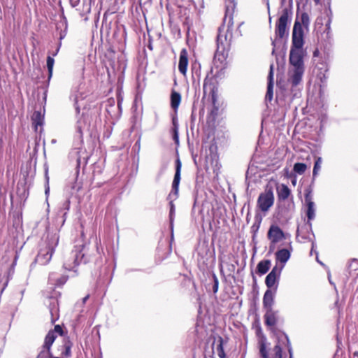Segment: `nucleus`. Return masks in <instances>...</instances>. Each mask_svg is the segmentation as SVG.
Wrapping results in <instances>:
<instances>
[{
	"label": "nucleus",
	"instance_id": "20e7f679",
	"mask_svg": "<svg viewBox=\"0 0 358 358\" xmlns=\"http://www.w3.org/2000/svg\"><path fill=\"white\" fill-rule=\"evenodd\" d=\"M182 164L179 158H177L176 160V173L174 176V178L172 182V189L170 194H169L167 199L169 200V221H170V228L171 232L173 233V222L175 217V211L176 208L173 203V201L176 200L178 196V191H179V184L180 181V172H181Z\"/></svg>",
	"mask_w": 358,
	"mask_h": 358
},
{
	"label": "nucleus",
	"instance_id": "b1692460",
	"mask_svg": "<svg viewBox=\"0 0 358 358\" xmlns=\"http://www.w3.org/2000/svg\"><path fill=\"white\" fill-rule=\"evenodd\" d=\"M307 166L304 163H296L294 165V171L296 173L301 175L305 173Z\"/></svg>",
	"mask_w": 358,
	"mask_h": 358
},
{
	"label": "nucleus",
	"instance_id": "bb28decb",
	"mask_svg": "<svg viewBox=\"0 0 358 358\" xmlns=\"http://www.w3.org/2000/svg\"><path fill=\"white\" fill-rule=\"evenodd\" d=\"M274 355L272 358H282V348L279 345H276L273 349Z\"/></svg>",
	"mask_w": 358,
	"mask_h": 358
},
{
	"label": "nucleus",
	"instance_id": "79ce46f5",
	"mask_svg": "<svg viewBox=\"0 0 358 358\" xmlns=\"http://www.w3.org/2000/svg\"><path fill=\"white\" fill-rule=\"evenodd\" d=\"M88 298H89V295H87L86 296H85L83 299V303H85L86 302V301L88 299Z\"/></svg>",
	"mask_w": 358,
	"mask_h": 358
},
{
	"label": "nucleus",
	"instance_id": "f8f14e48",
	"mask_svg": "<svg viewBox=\"0 0 358 358\" xmlns=\"http://www.w3.org/2000/svg\"><path fill=\"white\" fill-rule=\"evenodd\" d=\"M292 251V247L291 243H289V248H283V249L278 250L275 252L276 261L282 264V266H284L285 263L289 259Z\"/></svg>",
	"mask_w": 358,
	"mask_h": 358
},
{
	"label": "nucleus",
	"instance_id": "e433bc0d",
	"mask_svg": "<svg viewBox=\"0 0 358 358\" xmlns=\"http://www.w3.org/2000/svg\"><path fill=\"white\" fill-rule=\"evenodd\" d=\"M69 206H70V201L66 200L64 203V208H66V210H69Z\"/></svg>",
	"mask_w": 358,
	"mask_h": 358
},
{
	"label": "nucleus",
	"instance_id": "f704fd0d",
	"mask_svg": "<svg viewBox=\"0 0 358 358\" xmlns=\"http://www.w3.org/2000/svg\"><path fill=\"white\" fill-rule=\"evenodd\" d=\"M82 125H81V121L80 120H78L77 122V126H76V128H77V130L80 133V134H82Z\"/></svg>",
	"mask_w": 358,
	"mask_h": 358
},
{
	"label": "nucleus",
	"instance_id": "c03bdc74",
	"mask_svg": "<svg viewBox=\"0 0 358 358\" xmlns=\"http://www.w3.org/2000/svg\"><path fill=\"white\" fill-rule=\"evenodd\" d=\"M64 37H65V34H62V33H61V34H60V36H59V39H60V40H62V39H63Z\"/></svg>",
	"mask_w": 358,
	"mask_h": 358
},
{
	"label": "nucleus",
	"instance_id": "ddd939ff",
	"mask_svg": "<svg viewBox=\"0 0 358 358\" xmlns=\"http://www.w3.org/2000/svg\"><path fill=\"white\" fill-rule=\"evenodd\" d=\"M49 310L51 315V322L54 324L59 317V304L57 299L50 298L49 299Z\"/></svg>",
	"mask_w": 358,
	"mask_h": 358
},
{
	"label": "nucleus",
	"instance_id": "09e8293b",
	"mask_svg": "<svg viewBox=\"0 0 358 358\" xmlns=\"http://www.w3.org/2000/svg\"><path fill=\"white\" fill-rule=\"evenodd\" d=\"M267 8H268V10L269 11L270 6H269V2H268V0H267Z\"/></svg>",
	"mask_w": 358,
	"mask_h": 358
},
{
	"label": "nucleus",
	"instance_id": "a878e982",
	"mask_svg": "<svg viewBox=\"0 0 358 358\" xmlns=\"http://www.w3.org/2000/svg\"><path fill=\"white\" fill-rule=\"evenodd\" d=\"M54 63H55V60H54L53 57L48 56L47 57V68L48 70L49 78H50L52 75Z\"/></svg>",
	"mask_w": 358,
	"mask_h": 358
},
{
	"label": "nucleus",
	"instance_id": "49530a36",
	"mask_svg": "<svg viewBox=\"0 0 358 358\" xmlns=\"http://www.w3.org/2000/svg\"><path fill=\"white\" fill-rule=\"evenodd\" d=\"M6 285H7V282H6V283H5L4 287H3L2 288V289L1 290V292H0L1 294H2V292H3V290H4L5 287H6Z\"/></svg>",
	"mask_w": 358,
	"mask_h": 358
},
{
	"label": "nucleus",
	"instance_id": "5701e85b",
	"mask_svg": "<svg viewBox=\"0 0 358 358\" xmlns=\"http://www.w3.org/2000/svg\"><path fill=\"white\" fill-rule=\"evenodd\" d=\"M322 162V158L320 157H317V159H315V164H314V167H313V178H315L317 176V175L318 174V172L320 171V170L321 169Z\"/></svg>",
	"mask_w": 358,
	"mask_h": 358
},
{
	"label": "nucleus",
	"instance_id": "6e6552de",
	"mask_svg": "<svg viewBox=\"0 0 358 358\" xmlns=\"http://www.w3.org/2000/svg\"><path fill=\"white\" fill-rule=\"evenodd\" d=\"M282 268L283 266L279 267L276 265L267 275L265 279V283L268 289H271V288L275 286L274 289L276 291Z\"/></svg>",
	"mask_w": 358,
	"mask_h": 358
},
{
	"label": "nucleus",
	"instance_id": "0eeeda50",
	"mask_svg": "<svg viewBox=\"0 0 358 358\" xmlns=\"http://www.w3.org/2000/svg\"><path fill=\"white\" fill-rule=\"evenodd\" d=\"M274 194L271 188L261 193L257 199V206L263 212H266L273 205Z\"/></svg>",
	"mask_w": 358,
	"mask_h": 358
},
{
	"label": "nucleus",
	"instance_id": "9b49d317",
	"mask_svg": "<svg viewBox=\"0 0 358 358\" xmlns=\"http://www.w3.org/2000/svg\"><path fill=\"white\" fill-rule=\"evenodd\" d=\"M267 237L272 243H278L285 238L282 230L277 225H271L268 231Z\"/></svg>",
	"mask_w": 358,
	"mask_h": 358
},
{
	"label": "nucleus",
	"instance_id": "7c9ffc66",
	"mask_svg": "<svg viewBox=\"0 0 358 358\" xmlns=\"http://www.w3.org/2000/svg\"><path fill=\"white\" fill-rule=\"evenodd\" d=\"M260 354L263 358H268V352L266 350L265 345L263 344L260 348Z\"/></svg>",
	"mask_w": 358,
	"mask_h": 358
},
{
	"label": "nucleus",
	"instance_id": "a211bd4d",
	"mask_svg": "<svg viewBox=\"0 0 358 358\" xmlns=\"http://www.w3.org/2000/svg\"><path fill=\"white\" fill-rule=\"evenodd\" d=\"M276 192L279 201H285L291 195L290 189L285 184L278 185L276 188Z\"/></svg>",
	"mask_w": 358,
	"mask_h": 358
},
{
	"label": "nucleus",
	"instance_id": "5fc2aeb1",
	"mask_svg": "<svg viewBox=\"0 0 358 358\" xmlns=\"http://www.w3.org/2000/svg\"><path fill=\"white\" fill-rule=\"evenodd\" d=\"M357 358H358V357H357Z\"/></svg>",
	"mask_w": 358,
	"mask_h": 358
},
{
	"label": "nucleus",
	"instance_id": "c85d7f7f",
	"mask_svg": "<svg viewBox=\"0 0 358 358\" xmlns=\"http://www.w3.org/2000/svg\"><path fill=\"white\" fill-rule=\"evenodd\" d=\"M213 291L214 293H216L218 290L219 280L215 273L213 274Z\"/></svg>",
	"mask_w": 358,
	"mask_h": 358
},
{
	"label": "nucleus",
	"instance_id": "412c9836",
	"mask_svg": "<svg viewBox=\"0 0 358 358\" xmlns=\"http://www.w3.org/2000/svg\"><path fill=\"white\" fill-rule=\"evenodd\" d=\"M43 120L44 117L41 111H34L31 117V120L36 131H37L38 126L41 127L43 125Z\"/></svg>",
	"mask_w": 358,
	"mask_h": 358
},
{
	"label": "nucleus",
	"instance_id": "c756f323",
	"mask_svg": "<svg viewBox=\"0 0 358 358\" xmlns=\"http://www.w3.org/2000/svg\"><path fill=\"white\" fill-rule=\"evenodd\" d=\"M348 267L350 268V269H352V270H357V267H358V261L357 259H352L349 264H348Z\"/></svg>",
	"mask_w": 358,
	"mask_h": 358
},
{
	"label": "nucleus",
	"instance_id": "7ed1b4c3",
	"mask_svg": "<svg viewBox=\"0 0 358 358\" xmlns=\"http://www.w3.org/2000/svg\"><path fill=\"white\" fill-rule=\"evenodd\" d=\"M292 13L287 8L282 9V13L275 23V38L272 41L273 46L272 53L275 52V47L278 41L287 38L289 36V25L292 21Z\"/></svg>",
	"mask_w": 358,
	"mask_h": 358
},
{
	"label": "nucleus",
	"instance_id": "9d476101",
	"mask_svg": "<svg viewBox=\"0 0 358 358\" xmlns=\"http://www.w3.org/2000/svg\"><path fill=\"white\" fill-rule=\"evenodd\" d=\"M57 338V335H55L54 331H48L46 335L44 341V344L43 345V350L38 355L37 358H45L48 355H50V347L54 343L55 340Z\"/></svg>",
	"mask_w": 358,
	"mask_h": 358
},
{
	"label": "nucleus",
	"instance_id": "c9c22d12",
	"mask_svg": "<svg viewBox=\"0 0 358 358\" xmlns=\"http://www.w3.org/2000/svg\"><path fill=\"white\" fill-rule=\"evenodd\" d=\"M46 178H47V186L45 187V194L46 196H48L49 194V192H50V187L48 185V177L47 176Z\"/></svg>",
	"mask_w": 358,
	"mask_h": 358
},
{
	"label": "nucleus",
	"instance_id": "6ab92c4d",
	"mask_svg": "<svg viewBox=\"0 0 358 358\" xmlns=\"http://www.w3.org/2000/svg\"><path fill=\"white\" fill-rule=\"evenodd\" d=\"M181 101V95L174 90L171 94V106L174 110H177Z\"/></svg>",
	"mask_w": 358,
	"mask_h": 358
},
{
	"label": "nucleus",
	"instance_id": "4c0bfd02",
	"mask_svg": "<svg viewBox=\"0 0 358 358\" xmlns=\"http://www.w3.org/2000/svg\"><path fill=\"white\" fill-rule=\"evenodd\" d=\"M60 46H61V43H59V45H58L57 50L52 53V56H56L59 50V48H60Z\"/></svg>",
	"mask_w": 358,
	"mask_h": 358
},
{
	"label": "nucleus",
	"instance_id": "1a4fd4ad",
	"mask_svg": "<svg viewBox=\"0 0 358 358\" xmlns=\"http://www.w3.org/2000/svg\"><path fill=\"white\" fill-rule=\"evenodd\" d=\"M304 199L306 204V214L308 218V224L310 228H311V221L314 220L315 217V205L313 201V196L310 191H308L305 194Z\"/></svg>",
	"mask_w": 358,
	"mask_h": 358
},
{
	"label": "nucleus",
	"instance_id": "ea45409f",
	"mask_svg": "<svg viewBox=\"0 0 358 358\" xmlns=\"http://www.w3.org/2000/svg\"><path fill=\"white\" fill-rule=\"evenodd\" d=\"M286 1H287V0H280V3H281V4H282V5L285 4V3L286 2ZM288 1H289V3L290 4H292V3L293 0H288Z\"/></svg>",
	"mask_w": 358,
	"mask_h": 358
},
{
	"label": "nucleus",
	"instance_id": "a19ab883",
	"mask_svg": "<svg viewBox=\"0 0 358 358\" xmlns=\"http://www.w3.org/2000/svg\"><path fill=\"white\" fill-rule=\"evenodd\" d=\"M196 67H197V64H193L192 65V70L194 71L196 69Z\"/></svg>",
	"mask_w": 358,
	"mask_h": 358
},
{
	"label": "nucleus",
	"instance_id": "8fccbe9b",
	"mask_svg": "<svg viewBox=\"0 0 358 358\" xmlns=\"http://www.w3.org/2000/svg\"><path fill=\"white\" fill-rule=\"evenodd\" d=\"M48 357H49V358H63V357H52V355H48Z\"/></svg>",
	"mask_w": 358,
	"mask_h": 358
},
{
	"label": "nucleus",
	"instance_id": "f03ea898",
	"mask_svg": "<svg viewBox=\"0 0 358 358\" xmlns=\"http://www.w3.org/2000/svg\"><path fill=\"white\" fill-rule=\"evenodd\" d=\"M236 8L234 0H228L225 6V15L223 24L218 29L217 36V49L215 53V61L223 64L228 56V50L232 41L234 27L233 15Z\"/></svg>",
	"mask_w": 358,
	"mask_h": 358
},
{
	"label": "nucleus",
	"instance_id": "864d4df0",
	"mask_svg": "<svg viewBox=\"0 0 358 358\" xmlns=\"http://www.w3.org/2000/svg\"><path fill=\"white\" fill-rule=\"evenodd\" d=\"M269 22L271 23V17H269Z\"/></svg>",
	"mask_w": 358,
	"mask_h": 358
},
{
	"label": "nucleus",
	"instance_id": "4468645a",
	"mask_svg": "<svg viewBox=\"0 0 358 358\" xmlns=\"http://www.w3.org/2000/svg\"><path fill=\"white\" fill-rule=\"evenodd\" d=\"M187 65H188L187 51L185 49H182L180 53L178 70L184 76L187 73Z\"/></svg>",
	"mask_w": 358,
	"mask_h": 358
},
{
	"label": "nucleus",
	"instance_id": "4be33fe9",
	"mask_svg": "<svg viewBox=\"0 0 358 358\" xmlns=\"http://www.w3.org/2000/svg\"><path fill=\"white\" fill-rule=\"evenodd\" d=\"M68 277L66 275H62L59 278H55V274L52 273L49 276V280L54 282L53 283L55 285L61 286L63 285L67 281Z\"/></svg>",
	"mask_w": 358,
	"mask_h": 358
},
{
	"label": "nucleus",
	"instance_id": "58836bf2",
	"mask_svg": "<svg viewBox=\"0 0 358 358\" xmlns=\"http://www.w3.org/2000/svg\"><path fill=\"white\" fill-rule=\"evenodd\" d=\"M75 108H76V110L77 113H80V107L78 106L76 100V103H75Z\"/></svg>",
	"mask_w": 358,
	"mask_h": 358
},
{
	"label": "nucleus",
	"instance_id": "37998d69",
	"mask_svg": "<svg viewBox=\"0 0 358 358\" xmlns=\"http://www.w3.org/2000/svg\"><path fill=\"white\" fill-rule=\"evenodd\" d=\"M79 1V0H76V1H74V3H73V6H76L77 5H78Z\"/></svg>",
	"mask_w": 358,
	"mask_h": 358
},
{
	"label": "nucleus",
	"instance_id": "473e14b6",
	"mask_svg": "<svg viewBox=\"0 0 358 358\" xmlns=\"http://www.w3.org/2000/svg\"><path fill=\"white\" fill-rule=\"evenodd\" d=\"M173 123L175 126V129H174V139L178 141V129L176 128V122H175V120L174 118L173 119Z\"/></svg>",
	"mask_w": 358,
	"mask_h": 358
},
{
	"label": "nucleus",
	"instance_id": "cd10ccee",
	"mask_svg": "<svg viewBox=\"0 0 358 358\" xmlns=\"http://www.w3.org/2000/svg\"><path fill=\"white\" fill-rule=\"evenodd\" d=\"M222 341V338H220V343L217 345V350L218 356L220 358H224L225 357V354H224V350H223Z\"/></svg>",
	"mask_w": 358,
	"mask_h": 358
},
{
	"label": "nucleus",
	"instance_id": "2f4dec72",
	"mask_svg": "<svg viewBox=\"0 0 358 358\" xmlns=\"http://www.w3.org/2000/svg\"><path fill=\"white\" fill-rule=\"evenodd\" d=\"M50 331H54L55 335H62L63 331L62 327L59 325H55L53 330H50Z\"/></svg>",
	"mask_w": 358,
	"mask_h": 358
},
{
	"label": "nucleus",
	"instance_id": "de8ad7c7",
	"mask_svg": "<svg viewBox=\"0 0 358 358\" xmlns=\"http://www.w3.org/2000/svg\"><path fill=\"white\" fill-rule=\"evenodd\" d=\"M243 23H240L238 27V31H239V35L241 36V31L239 30L240 27L242 25Z\"/></svg>",
	"mask_w": 358,
	"mask_h": 358
},
{
	"label": "nucleus",
	"instance_id": "f257e3e1",
	"mask_svg": "<svg viewBox=\"0 0 358 358\" xmlns=\"http://www.w3.org/2000/svg\"><path fill=\"white\" fill-rule=\"evenodd\" d=\"M310 20L306 12L301 13L300 19L296 17L292 29V44L289 50L288 82L292 87H296L302 80L305 71L303 58L306 51L303 49L304 36L309 31Z\"/></svg>",
	"mask_w": 358,
	"mask_h": 358
},
{
	"label": "nucleus",
	"instance_id": "2eb2a0df",
	"mask_svg": "<svg viewBox=\"0 0 358 358\" xmlns=\"http://www.w3.org/2000/svg\"><path fill=\"white\" fill-rule=\"evenodd\" d=\"M273 65L271 64L270 66V71L268 76V85H267V91L265 96L266 101H271L273 99Z\"/></svg>",
	"mask_w": 358,
	"mask_h": 358
},
{
	"label": "nucleus",
	"instance_id": "aec40b11",
	"mask_svg": "<svg viewBox=\"0 0 358 358\" xmlns=\"http://www.w3.org/2000/svg\"><path fill=\"white\" fill-rule=\"evenodd\" d=\"M271 260L265 259L260 261L257 266V272L259 275H264L268 272L271 267Z\"/></svg>",
	"mask_w": 358,
	"mask_h": 358
},
{
	"label": "nucleus",
	"instance_id": "dca6fc26",
	"mask_svg": "<svg viewBox=\"0 0 358 358\" xmlns=\"http://www.w3.org/2000/svg\"><path fill=\"white\" fill-rule=\"evenodd\" d=\"M264 319L265 323L267 326H275L277 322V311L273 310V308L266 309Z\"/></svg>",
	"mask_w": 358,
	"mask_h": 358
},
{
	"label": "nucleus",
	"instance_id": "393cba45",
	"mask_svg": "<svg viewBox=\"0 0 358 358\" xmlns=\"http://www.w3.org/2000/svg\"><path fill=\"white\" fill-rule=\"evenodd\" d=\"M64 350L62 352V355L64 357H69L71 355V343L67 341L63 345ZM64 358V357H62Z\"/></svg>",
	"mask_w": 358,
	"mask_h": 358
},
{
	"label": "nucleus",
	"instance_id": "a18cd8bd",
	"mask_svg": "<svg viewBox=\"0 0 358 358\" xmlns=\"http://www.w3.org/2000/svg\"><path fill=\"white\" fill-rule=\"evenodd\" d=\"M289 358H293L292 353V350H291V349H289Z\"/></svg>",
	"mask_w": 358,
	"mask_h": 358
},
{
	"label": "nucleus",
	"instance_id": "f3484780",
	"mask_svg": "<svg viewBox=\"0 0 358 358\" xmlns=\"http://www.w3.org/2000/svg\"><path fill=\"white\" fill-rule=\"evenodd\" d=\"M275 290L273 291L270 289H268L263 297V306L265 309L268 308H273V304L274 303V295H275Z\"/></svg>",
	"mask_w": 358,
	"mask_h": 358
},
{
	"label": "nucleus",
	"instance_id": "39448f33",
	"mask_svg": "<svg viewBox=\"0 0 358 358\" xmlns=\"http://www.w3.org/2000/svg\"><path fill=\"white\" fill-rule=\"evenodd\" d=\"M58 242L59 235L57 233H48L45 240V247L40 249L35 262L41 265L47 264L50 261Z\"/></svg>",
	"mask_w": 358,
	"mask_h": 358
},
{
	"label": "nucleus",
	"instance_id": "603ef678",
	"mask_svg": "<svg viewBox=\"0 0 358 358\" xmlns=\"http://www.w3.org/2000/svg\"><path fill=\"white\" fill-rule=\"evenodd\" d=\"M314 245H315V243H312V250H313Z\"/></svg>",
	"mask_w": 358,
	"mask_h": 358
},
{
	"label": "nucleus",
	"instance_id": "72a5a7b5",
	"mask_svg": "<svg viewBox=\"0 0 358 358\" xmlns=\"http://www.w3.org/2000/svg\"><path fill=\"white\" fill-rule=\"evenodd\" d=\"M277 243H272L270 241V245H269V252H272L274 251V250L275 249V245H276Z\"/></svg>",
	"mask_w": 358,
	"mask_h": 358
},
{
	"label": "nucleus",
	"instance_id": "423d86ee",
	"mask_svg": "<svg viewBox=\"0 0 358 358\" xmlns=\"http://www.w3.org/2000/svg\"><path fill=\"white\" fill-rule=\"evenodd\" d=\"M88 260L85 257V253L83 252V249H76L71 252L70 257L65 259L64 267L66 270L71 271L80 262L87 263Z\"/></svg>",
	"mask_w": 358,
	"mask_h": 358
},
{
	"label": "nucleus",
	"instance_id": "3c124183",
	"mask_svg": "<svg viewBox=\"0 0 358 358\" xmlns=\"http://www.w3.org/2000/svg\"><path fill=\"white\" fill-rule=\"evenodd\" d=\"M292 184H293V185H295V184H296V180H292Z\"/></svg>",
	"mask_w": 358,
	"mask_h": 358
}]
</instances>
